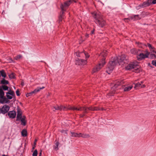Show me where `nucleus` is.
<instances>
[{
    "mask_svg": "<svg viewBox=\"0 0 156 156\" xmlns=\"http://www.w3.org/2000/svg\"><path fill=\"white\" fill-rule=\"evenodd\" d=\"M126 59V57L125 55H122L118 58H112L108 65V68L110 67H114L116 66L122 65L124 63V60Z\"/></svg>",
    "mask_w": 156,
    "mask_h": 156,
    "instance_id": "nucleus-1",
    "label": "nucleus"
},
{
    "mask_svg": "<svg viewBox=\"0 0 156 156\" xmlns=\"http://www.w3.org/2000/svg\"><path fill=\"white\" fill-rule=\"evenodd\" d=\"M94 18L95 19L96 23L100 27H103L105 24V22L102 18V15L99 12L94 13Z\"/></svg>",
    "mask_w": 156,
    "mask_h": 156,
    "instance_id": "nucleus-2",
    "label": "nucleus"
},
{
    "mask_svg": "<svg viewBox=\"0 0 156 156\" xmlns=\"http://www.w3.org/2000/svg\"><path fill=\"white\" fill-rule=\"evenodd\" d=\"M114 86L112 87L111 90V91L109 93H108L107 95L109 96H113L114 94L115 93L116 91V88H118V87L121 86L124 83L123 80H116L114 81Z\"/></svg>",
    "mask_w": 156,
    "mask_h": 156,
    "instance_id": "nucleus-3",
    "label": "nucleus"
},
{
    "mask_svg": "<svg viewBox=\"0 0 156 156\" xmlns=\"http://www.w3.org/2000/svg\"><path fill=\"white\" fill-rule=\"evenodd\" d=\"M107 51L104 50L101 53L100 55V61L98 65V67L99 68H101L103 67L105 64L106 62L105 61V57L107 55Z\"/></svg>",
    "mask_w": 156,
    "mask_h": 156,
    "instance_id": "nucleus-4",
    "label": "nucleus"
},
{
    "mask_svg": "<svg viewBox=\"0 0 156 156\" xmlns=\"http://www.w3.org/2000/svg\"><path fill=\"white\" fill-rule=\"evenodd\" d=\"M73 1H74L75 2H76L74 0H70L65 2L64 4H62L61 5V7L62 11V14L61 15L60 17L59 18V21H62V18L63 17V11L65 10L66 8Z\"/></svg>",
    "mask_w": 156,
    "mask_h": 156,
    "instance_id": "nucleus-5",
    "label": "nucleus"
},
{
    "mask_svg": "<svg viewBox=\"0 0 156 156\" xmlns=\"http://www.w3.org/2000/svg\"><path fill=\"white\" fill-rule=\"evenodd\" d=\"M5 93L2 88H0V103L1 104L7 103L9 102L4 95Z\"/></svg>",
    "mask_w": 156,
    "mask_h": 156,
    "instance_id": "nucleus-6",
    "label": "nucleus"
},
{
    "mask_svg": "<svg viewBox=\"0 0 156 156\" xmlns=\"http://www.w3.org/2000/svg\"><path fill=\"white\" fill-rule=\"evenodd\" d=\"M140 68V67L139 65V63L136 61H135L133 62H131L129 63L127 66V67L126 68Z\"/></svg>",
    "mask_w": 156,
    "mask_h": 156,
    "instance_id": "nucleus-7",
    "label": "nucleus"
},
{
    "mask_svg": "<svg viewBox=\"0 0 156 156\" xmlns=\"http://www.w3.org/2000/svg\"><path fill=\"white\" fill-rule=\"evenodd\" d=\"M151 4V0H147V1L144 2L142 4H140L137 6V8L138 9L141 8H144L148 6Z\"/></svg>",
    "mask_w": 156,
    "mask_h": 156,
    "instance_id": "nucleus-8",
    "label": "nucleus"
},
{
    "mask_svg": "<svg viewBox=\"0 0 156 156\" xmlns=\"http://www.w3.org/2000/svg\"><path fill=\"white\" fill-rule=\"evenodd\" d=\"M149 54V53L147 51H146L145 54H144L142 53H140L137 56V59L140 61L145 58H147L148 57Z\"/></svg>",
    "mask_w": 156,
    "mask_h": 156,
    "instance_id": "nucleus-9",
    "label": "nucleus"
},
{
    "mask_svg": "<svg viewBox=\"0 0 156 156\" xmlns=\"http://www.w3.org/2000/svg\"><path fill=\"white\" fill-rule=\"evenodd\" d=\"M44 88V87H37L36 89H35L33 91L27 93L26 94V96L27 97L31 96L33 94L37 93V92L43 89Z\"/></svg>",
    "mask_w": 156,
    "mask_h": 156,
    "instance_id": "nucleus-10",
    "label": "nucleus"
},
{
    "mask_svg": "<svg viewBox=\"0 0 156 156\" xmlns=\"http://www.w3.org/2000/svg\"><path fill=\"white\" fill-rule=\"evenodd\" d=\"M87 63L86 60L77 58L76 60L75 64L76 65H84Z\"/></svg>",
    "mask_w": 156,
    "mask_h": 156,
    "instance_id": "nucleus-11",
    "label": "nucleus"
},
{
    "mask_svg": "<svg viewBox=\"0 0 156 156\" xmlns=\"http://www.w3.org/2000/svg\"><path fill=\"white\" fill-rule=\"evenodd\" d=\"M87 63L86 60L77 58L76 60L75 64L76 65H84Z\"/></svg>",
    "mask_w": 156,
    "mask_h": 156,
    "instance_id": "nucleus-12",
    "label": "nucleus"
},
{
    "mask_svg": "<svg viewBox=\"0 0 156 156\" xmlns=\"http://www.w3.org/2000/svg\"><path fill=\"white\" fill-rule=\"evenodd\" d=\"M83 109L84 111L83 113L87 114L88 112V111H94V107L93 106L88 107L87 106H83Z\"/></svg>",
    "mask_w": 156,
    "mask_h": 156,
    "instance_id": "nucleus-13",
    "label": "nucleus"
},
{
    "mask_svg": "<svg viewBox=\"0 0 156 156\" xmlns=\"http://www.w3.org/2000/svg\"><path fill=\"white\" fill-rule=\"evenodd\" d=\"M138 15H134L129 17L128 18H125L124 19L126 22H128L129 21L131 20H138V18H136V17H138Z\"/></svg>",
    "mask_w": 156,
    "mask_h": 156,
    "instance_id": "nucleus-14",
    "label": "nucleus"
},
{
    "mask_svg": "<svg viewBox=\"0 0 156 156\" xmlns=\"http://www.w3.org/2000/svg\"><path fill=\"white\" fill-rule=\"evenodd\" d=\"M10 107L8 105H5L1 108L2 113L3 114L7 113L9 110Z\"/></svg>",
    "mask_w": 156,
    "mask_h": 156,
    "instance_id": "nucleus-15",
    "label": "nucleus"
},
{
    "mask_svg": "<svg viewBox=\"0 0 156 156\" xmlns=\"http://www.w3.org/2000/svg\"><path fill=\"white\" fill-rule=\"evenodd\" d=\"M147 46L149 47L151 51H152L154 53V54H151V55L152 56V57L156 58V52L154 50V47H152V45L149 43L147 44Z\"/></svg>",
    "mask_w": 156,
    "mask_h": 156,
    "instance_id": "nucleus-16",
    "label": "nucleus"
},
{
    "mask_svg": "<svg viewBox=\"0 0 156 156\" xmlns=\"http://www.w3.org/2000/svg\"><path fill=\"white\" fill-rule=\"evenodd\" d=\"M22 117V112L21 109L19 106L17 107V120H19V119Z\"/></svg>",
    "mask_w": 156,
    "mask_h": 156,
    "instance_id": "nucleus-17",
    "label": "nucleus"
},
{
    "mask_svg": "<svg viewBox=\"0 0 156 156\" xmlns=\"http://www.w3.org/2000/svg\"><path fill=\"white\" fill-rule=\"evenodd\" d=\"M16 112L14 111H9L8 113V115L10 118L13 119L15 117Z\"/></svg>",
    "mask_w": 156,
    "mask_h": 156,
    "instance_id": "nucleus-18",
    "label": "nucleus"
},
{
    "mask_svg": "<svg viewBox=\"0 0 156 156\" xmlns=\"http://www.w3.org/2000/svg\"><path fill=\"white\" fill-rule=\"evenodd\" d=\"M83 107H79L78 108L74 106L71 107L70 106V108L69 109V110H77V111H83Z\"/></svg>",
    "mask_w": 156,
    "mask_h": 156,
    "instance_id": "nucleus-19",
    "label": "nucleus"
},
{
    "mask_svg": "<svg viewBox=\"0 0 156 156\" xmlns=\"http://www.w3.org/2000/svg\"><path fill=\"white\" fill-rule=\"evenodd\" d=\"M26 117L25 116H23L22 117L19 119L21 122V124L25 126L26 125L27 120H26Z\"/></svg>",
    "mask_w": 156,
    "mask_h": 156,
    "instance_id": "nucleus-20",
    "label": "nucleus"
},
{
    "mask_svg": "<svg viewBox=\"0 0 156 156\" xmlns=\"http://www.w3.org/2000/svg\"><path fill=\"white\" fill-rule=\"evenodd\" d=\"M61 111L62 110L65 111H67L68 110H69V109L70 108V105H66V106H64L62 105H61Z\"/></svg>",
    "mask_w": 156,
    "mask_h": 156,
    "instance_id": "nucleus-21",
    "label": "nucleus"
},
{
    "mask_svg": "<svg viewBox=\"0 0 156 156\" xmlns=\"http://www.w3.org/2000/svg\"><path fill=\"white\" fill-rule=\"evenodd\" d=\"M70 132L71 134H72V136L80 137L81 135H82V133H75L72 132Z\"/></svg>",
    "mask_w": 156,
    "mask_h": 156,
    "instance_id": "nucleus-22",
    "label": "nucleus"
},
{
    "mask_svg": "<svg viewBox=\"0 0 156 156\" xmlns=\"http://www.w3.org/2000/svg\"><path fill=\"white\" fill-rule=\"evenodd\" d=\"M127 70H131L132 71L136 73H138L141 71V69H126Z\"/></svg>",
    "mask_w": 156,
    "mask_h": 156,
    "instance_id": "nucleus-23",
    "label": "nucleus"
},
{
    "mask_svg": "<svg viewBox=\"0 0 156 156\" xmlns=\"http://www.w3.org/2000/svg\"><path fill=\"white\" fill-rule=\"evenodd\" d=\"M6 94H8L12 97H15V94L14 91L11 89H10L9 91L6 93Z\"/></svg>",
    "mask_w": 156,
    "mask_h": 156,
    "instance_id": "nucleus-24",
    "label": "nucleus"
},
{
    "mask_svg": "<svg viewBox=\"0 0 156 156\" xmlns=\"http://www.w3.org/2000/svg\"><path fill=\"white\" fill-rule=\"evenodd\" d=\"M21 134L23 136H26L27 135V130L25 129H23L21 132Z\"/></svg>",
    "mask_w": 156,
    "mask_h": 156,
    "instance_id": "nucleus-25",
    "label": "nucleus"
},
{
    "mask_svg": "<svg viewBox=\"0 0 156 156\" xmlns=\"http://www.w3.org/2000/svg\"><path fill=\"white\" fill-rule=\"evenodd\" d=\"M1 83L2 84L6 85L9 83V82L8 80H6L4 78L2 79L1 81Z\"/></svg>",
    "mask_w": 156,
    "mask_h": 156,
    "instance_id": "nucleus-26",
    "label": "nucleus"
},
{
    "mask_svg": "<svg viewBox=\"0 0 156 156\" xmlns=\"http://www.w3.org/2000/svg\"><path fill=\"white\" fill-rule=\"evenodd\" d=\"M23 56L21 55H19L14 58V60H18L22 58Z\"/></svg>",
    "mask_w": 156,
    "mask_h": 156,
    "instance_id": "nucleus-27",
    "label": "nucleus"
},
{
    "mask_svg": "<svg viewBox=\"0 0 156 156\" xmlns=\"http://www.w3.org/2000/svg\"><path fill=\"white\" fill-rule=\"evenodd\" d=\"M0 73L2 76L4 78L6 76V74L4 70H2L0 71Z\"/></svg>",
    "mask_w": 156,
    "mask_h": 156,
    "instance_id": "nucleus-28",
    "label": "nucleus"
},
{
    "mask_svg": "<svg viewBox=\"0 0 156 156\" xmlns=\"http://www.w3.org/2000/svg\"><path fill=\"white\" fill-rule=\"evenodd\" d=\"M61 105L59 106L57 105L56 106H54L53 108L55 110H53V111H55V110H60V111H61Z\"/></svg>",
    "mask_w": 156,
    "mask_h": 156,
    "instance_id": "nucleus-29",
    "label": "nucleus"
},
{
    "mask_svg": "<svg viewBox=\"0 0 156 156\" xmlns=\"http://www.w3.org/2000/svg\"><path fill=\"white\" fill-rule=\"evenodd\" d=\"M9 78L11 79H15L16 78L15 74L13 73H12L11 74L9 75Z\"/></svg>",
    "mask_w": 156,
    "mask_h": 156,
    "instance_id": "nucleus-30",
    "label": "nucleus"
},
{
    "mask_svg": "<svg viewBox=\"0 0 156 156\" xmlns=\"http://www.w3.org/2000/svg\"><path fill=\"white\" fill-rule=\"evenodd\" d=\"M133 86H129L128 87H126L124 88V90L125 91H127L130 90L132 88Z\"/></svg>",
    "mask_w": 156,
    "mask_h": 156,
    "instance_id": "nucleus-31",
    "label": "nucleus"
},
{
    "mask_svg": "<svg viewBox=\"0 0 156 156\" xmlns=\"http://www.w3.org/2000/svg\"><path fill=\"white\" fill-rule=\"evenodd\" d=\"M82 137L83 138H89L90 137V136L89 134H82V135H81L80 137Z\"/></svg>",
    "mask_w": 156,
    "mask_h": 156,
    "instance_id": "nucleus-32",
    "label": "nucleus"
},
{
    "mask_svg": "<svg viewBox=\"0 0 156 156\" xmlns=\"http://www.w3.org/2000/svg\"><path fill=\"white\" fill-rule=\"evenodd\" d=\"M58 144L59 142L58 141H57L56 142L55 145H54V149L56 151L58 150Z\"/></svg>",
    "mask_w": 156,
    "mask_h": 156,
    "instance_id": "nucleus-33",
    "label": "nucleus"
},
{
    "mask_svg": "<svg viewBox=\"0 0 156 156\" xmlns=\"http://www.w3.org/2000/svg\"><path fill=\"white\" fill-rule=\"evenodd\" d=\"M2 90H7L9 89V87L5 85H2Z\"/></svg>",
    "mask_w": 156,
    "mask_h": 156,
    "instance_id": "nucleus-34",
    "label": "nucleus"
},
{
    "mask_svg": "<svg viewBox=\"0 0 156 156\" xmlns=\"http://www.w3.org/2000/svg\"><path fill=\"white\" fill-rule=\"evenodd\" d=\"M141 86V83H136L135 84V86L134 87V88L135 89H137L138 88L140 87Z\"/></svg>",
    "mask_w": 156,
    "mask_h": 156,
    "instance_id": "nucleus-35",
    "label": "nucleus"
},
{
    "mask_svg": "<svg viewBox=\"0 0 156 156\" xmlns=\"http://www.w3.org/2000/svg\"><path fill=\"white\" fill-rule=\"evenodd\" d=\"M10 95L8 94H6V98L7 99V100H9L8 99L10 100L12 98V96H11Z\"/></svg>",
    "mask_w": 156,
    "mask_h": 156,
    "instance_id": "nucleus-36",
    "label": "nucleus"
},
{
    "mask_svg": "<svg viewBox=\"0 0 156 156\" xmlns=\"http://www.w3.org/2000/svg\"><path fill=\"white\" fill-rule=\"evenodd\" d=\"M113 69H108L106 71V72L109 74H110L112 72Z\"/></svg>",
    "mask_w": 156,
    "mask_h": 156,
    "instance_id": "nucleus-37",
    "label": "nucleus"
},
{
    "mask_svg": "<svg viewBox=\"0 0 156 156\" xmlns=\"http://www.w3.org/2000/svg\"><path fill=\"white\" fill-rule=\"evenodd\" d=\"M37 149L35 150L33 153V156H37Z\"/></svg>",
    "mask_w": 156,
    "mask_h": 156,
    "instance_id": "nucleus-38",
    "label": "nucleus"
},
{
    "mask_svg": "<svg viewBox=\"0 0 156 156\" xmlns=\"http://www.w3.org/2000/svg\"><path fill=\"white\" fill-rule=\"evenodd\" d=\"M9 62H15L11 58H9L7 59Z\"/></svg>",
    "mask_w": 156,
    "mask_h": 156,
    "instance_id": "nucleus-39",
    "label": "nucleus"
},
{
    "mask_svg": "<svg viewBox=\"0 0 156 156\" xmlns=\"http://www.w3.org/2000/svg\"><path fill=\"white\" fill-rule=\"evenodd\" d=\"M83 53H84L86 57V58H88L89 57V55H88V53L87 52L83 51Z\"/></svg>",
    "mask_w": 156,
    "mask_h": 156,
    "instance_id": "nucleus-40",
    "label": "nucleus"
},
{
    "mask_svg": "<svg viewBox=\"0 0 156 156\" xmlns=\"http://www.w3.org/2000/svg\"><path fill=\"white\" fill-rule=\"evenodd\" d=\"M99 110H101V109L100 108L98 107H94V111Z\"/></svg>",
    "mask_w": 156,
    "mask_h": 156,
    "instance_id": "nucleus-41",
    "label": "nucleus"
},
{
    "mask_svg": "<svg viewBox=\"0 0 156 156\" xmlns=\"http://www.w3.org/2000/svg\"><path fill=\"white\" fill-rule=\"evenodd\" d=\"M16 95L18 96H19L20 95V91L19 90V89H17L16 91Z\"/></svg>",
    "mask_w": 156,
    "mask_h": 156,
    "instance_id": "nucleus-42",
    "label": "nucleus"
},
{
    "mask_svg": "<svg viewBox=\"0 0 156 156\" xmlns=\"http://www.w3.org/2000/svg\"><path fill=\"white\" fill-rule=\"evenodd\" d=\"M82 52H81V53H80L79 52H76V55L77 56L79 57H80V54H82Z\"/></svg>",
    "mask_w": 156,
    "mask_h": 156,
    "instance_id": "nucleus-43",
    "label": "nucleus"
},
{
    "mask_svg": "<svg viewBox=\"0 0 156 156\" xmlns=\"http://www.w3.org/2000/svg\"><path fill=\"white\" fill-rule=\"evenodd\" d=\"M67 130L62 129L61 130V132L62 133L65 132V133H66L67 134Z\"/></svg>",
    "mask_w": 156,
    "mask_h": 156,
    "instance_id": "nucleus-44",
    "label": "nucleus"
},
{
    "mask_svg": "<svg viewBox=\"0 0 156 156\" xmlns=\"http://www.w3.org/2000/svg\"><path fill=\"white\" fill-rule=\"evenodd\" d=\"M98 71V69H93V70L92 71V72L93 73H94Z\"/></svg>",
    "mask_w": 156,
    "mask_h": 156,
    "instance_id": "nucleus-45",
    "label": "nucleus"
},
{
    "mask_svg": "<svg viewBox=\"0 0 156 156\" xmlns=\"http://www.w3.org/2000/svg\"><path fill=\"white\" fill-rule=\"evenodd\" d=\"M152 64L153 65H154L156 67V60L155 61H153L152 62Z\"/></svg>",
    "mask_w": 156,
    "mask_h": 156,
    "instance_id": "nucleus-46",
    "label": "nucleus"
},
{
    "mask_svg": "<svg viewBox=\"0 0 156 156\" xmlns=\"http://www.w3.org/2000/svg\"><path fill=\"white\" fill-rule=\"evenodd\" d=\"M24 85V81L23 80H22L21 81V85L23 87Z\"/></svg>",
    "mask_w": 156,
    "mask_h": 156,
    "instance_id": "nucleus-47",
    "label": "nucleus"
},
{
    "mask_svg": "<svg viewBox=\"0 0 156 156\" xmlns=\"http://www.w3.org/2000/svg\"><path fill=\"white\" fill-rule=\"evenodd\" d=\"M85 115L84 114H84H83V115L80 114V118H83Z\"/></svg>",
    "mask_w": 156,
    "mask_h": 156,
    "instance_id": "nucleus-48",
    "label": "nucleus"
},
{
    "mask_svg": "<svg viewBox=\"0 0 156 156\" xmlns=\"http://www.w3.org/2000/svg\"><path fill=\"white\" fill-rule=\"evenodd\" d=\"M156 3V0H154L153 1L151 2V4H154Z\"/></svg>",
    "mask_w": 156,
    "mask_h": 156,
    "instance_id": "nucleus-49",
    "label": "nucleus"
},
{
    "mask_svg": "<svg viewBox=\"0 0 156 156\" xmlns=\"http://www.w3.org/2000/svg\"><path fill=\"white\" fill-rule=\"evenodd\" d=\"M35 145H34L33 146L32 148V151H33L35 149Z\"/></svg>",
    "mask_w": 156,
    "mask_h": 156,
    "instance_id": "nucleus-50",
    "label": "nucleus"
},
{
    "mask_svg": "<svg viewBox=\"0 0 156 156\" xmlns=\"http://www.w3.org/2000/svg\"><path fill=\"white\" fill-rule=\"evenodd\" d=\"M94 29L93 30L91 31L90 34H93L94 33Z\"/></svg>",
    "mask_w": 156,
    "mask_h": 156,
    "instance_id": "nucleus-51",
    "label": "nucleus"
},
{
    "mask_svg": "<svg viewBox=\"0 0 156 156\" xmlns=\"http://www.w3.org/2000/svg\"><path fill=\"white\" fill-rule=\"evenodd\" d=\"M145 87H146V86L144 84L141 86V87L142 88H144Z\"/></svg>",
    "mask_w": 156,
    "mask_h": 156,
    "instance_id": "nucleus-52",
    "label": "nucleus"
},
{
    "mask_svg": "<svg viewBox=\"0 0 156 156\" xmlns=\"http://www.w3.org/2000/svg\"><path fill=\"white\" fill-rule=\"evenodd\" d=\"M37 141V140H35L34 142V145H35L36 144V142Z\"/></svg>",
    "mask_w": 156,
    "mask_h": 156,
    "instance_id": "nucleus-53",
    "label": "nucleus"
},
{
    "mask_svg": "<svg viewBox=\"0 0 156 156\" xmlns=\"http://www.w3.org/2000/svg\"><path fill=\"white\" fill-rule=\"evenodd\" d=\"M41 153H42V151H41L40 152L39 154V156H41Z\"/></svg>",
    "mask_w": 156,
    "mask_h": 156,
    "instance_id": "nucleus-54",
    "label": "nucleus"
},
{
    "mask_svg": "<svg viewBox=\"0 0 156 156\" xmlns=\"http://www.w3.org/2000/svg\"><path fill=\"white\" fill-rule=\"evenodd\" d=\"M85 37H89V34H86V35H85Z\"/></svg>",
    "mask_w": 156,
    "mask_h": 156,
    "instance_id": "nucleus-55",
    "label": "nucleus"
},
{
    "mask_svg": "<svg viewBox=\"0 0 156 156\" xmlns=\"http://www.w3.org/2000/svg\"><path fill=\"white\" fill-rule=\"evenodd\" d=\"M101 109V110H102V111H103V110H105V109H104L103 108H100Z\"/></svg>",
    "mask_w": 156,
    "mask_h": 156,
    "instance_id": "nucleus-56",
    "label": "nucleus"
},
{
    "mask_svg": "<svg viewBox=\"0 0 156 156\" xmlns=\"http://www.w3.org/2000/svg\"><path fill=\"white\" fill-rule=\"evenodd\" d=\"M2 113L1 108H0V114Z\"/></svg>",
    "mask_w": 156,
    "mask_h": 156,
    "instance_id": "nucleus-57",
    "label": "nucleus"
},
{
    "mask_svg": "<svg viewBox=\"0 0 156 156\" xmlns=\"http://www.w3.org/2000/svg\"><path fill=\"white\" fill-rule=\"evenodd\" d=\"M143 83H144L143 81H141V82H140V83H141V84Z\"/></svg>",
    "mask_w": 156,
    "mask_h": 156,
    "instance_id": "nucleus-58",
    "label": "nucleus"
},
{
    "mask_svg": "<svg viewBox=\"0 0 156 156\" xmlns=\"http://www.w3.org/2000/svg\"><path fill=\"white\" fill-rule=\"evenodd\" d=\"M2 156H8L6 155H5V154H3V155H2Z\"/></svg>",
    "mask_w": 156,
    "mask_h": 156,
    "instance_id": "nucleus-59",
    "label": "nucleus"
},
{
    "mask_svg": "<svg viewBox=\"0 0 156 156\" xmlns=\"http://www.w3.org/2000/svg\"><path fill=\"white\" fill-rule=\"evenodd\" d=\"M136 18H138V20L140 19V18H139V16H138V17H136Z\"/></svg>",
    "mask_w": 156,
    "mask_h": 156,
    "instance_id": "nucleus-60",
    "label": "nucleus"
},
{
    "mask_svg": "<svg viewBox=\"0 0 156 156\" xmlns=\"http://www.w3.org/2000/svg\"><path fill=\"white\" fill-rule=\"evenodd\" d=\"M155 22H156V19H155Z\"/></svg>",
    "mask_w": 156,
    "mask_h": 156,
    "instance_id": "nucleus-61",
    "label": "nucleus"
},
{
    "mask_svg": "<svg viewBox=\"0 0 156 156\" xmlns=\"http://www.w3.org/2000/svg\"><path fill=\"white\" fill-rule=\"evenodd\" d=\"M155 90H156V88H155Z\"/></svg>",
    "mask_w": 156,
    "mask_h": 156,
    "instance_id": "nucleus-62",
    "label": "nucleus"
}]
</instances>
